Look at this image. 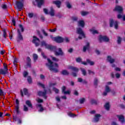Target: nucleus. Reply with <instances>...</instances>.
I'll list each match as a JSON object with an SVG mask.
<instances>
[{"mask_svg":"<svg viewBox=\"0 0 125 125\" xmlns=\"http://www.w3.org/2000/svg\"><path fill=\"white\" fill-rule=\"evenodd\" d=\"M48 62L45 64L46 67H47L50 71H52L54 73H58L59 70L58 68H59L58 63L55 62L53 63V62L51 61L50 59H47Z\"/></svg>","mask_w":125,"mask_h":125,"instance_id":"1","label":"nucleus"},{"mask_svg":"<svg viewBox=\"0 0 125 125\" xmlns=\"http://www.w3.org/2000/svg\"><path fill=\"white\" fill-rule=\"evenodd\" d=\"M47 49H49L50 51H53L56 56H64L65 55L64 52H63L61 48L58 49V52L56 51L57 50V47L56 46L49 45Z\"/></svg>","mask_w":125,"mask_h":125,"instance_id":"2","label":"nucleus"},{"mask_svg":"<svg viewBox=\"0 0 125 125\" xmlns=\"http://www.w3.org/2000/svg\"><path fill=\"white\" fill-rule=\"evenodd\" d=\"M114 25V28L117 30L119 28V22L117 21H114V20L111 19L109 20V27L112 28Z\"/></svg>","mask_w":125,"mask_h":125,"instance_id":"3","label":"nucleus"},{"mask_svg":"<svg viewBox=\"0 0 125 125\" xmlns=\"http://www.w3.org/2000/svg\"><path fill=\"white\" fill-rule=\"evenodd\" d=\"M99 42L101 43L102 42H108L110 41V39L106 36L99 35Z\"/></svg>","mask_w":125,"mask_h":125,"instance_id":"4","label":"nucleus"},{"mask_svg":"<svg viewBox=\"0 0 125 125\" xmlns=\"http://www.w3.org/2000/svg\"><path fill=\"white\" fill-rule=\"evenodd\" d=\"M76 33H77L78 35L82 36L83 38L85 39V34H84V32L81 27H78L76 29Z\"/></svg>","mask_w":125,"mask_h":125,"instance_id":"5","label":"nucleus"},{"mask_svg":"<svg viewBox=\"0 0 125 125\" xmlns=\"http://www.w3.org/2000/svg\"><path fill=\"white\" fill-rule=\"evenodd\" d=\"M18 36L17 37L16 40L17 42H19L21 41H23V36L21 34V32H20V29H17Z\"/></svg>","mask_w":125,"mask_h":125,"instance_id":"6","label":"nucleus"},{"mask_svg":"<svg viewBox=\"0 0 125 125\" xmlns=\"http://www.w3.org/2000/svg\"><path fill=\"white\" fill-rule=\"evenodd\" d=\"M16 6L19 10H22L24 7V3L21 1H16Z\"/></svg>","mask_w":125,"mask_h":125,"instance_id":"7","label":"nucleus"},{"mask_svg":"<svg viewBox=\"0 0 125 125\" xmlns=\"http://www.w3.org/2000/svg\"><path fill=\"white\" fill-rule=\"evenodd\" d=\"M47 92V90L46 89H44V92H42V91H39L38 92V94L39 96H42L44 97L45 99H46L47 97H46V93Z\"/></svg>","mask_w":125,"mask_h":125,"instance_id":"8","label":"nucleus"},{"mask_svg":"<svg viewBox=\"0 0 125 125\" xmlns=\"http://www.w3.org/2000/svg\"><path fill=\"white\" fill-rule=\"evenodd\" d=\"M86 62H81V64H83V65H84L86 66L88 64H89L91 66H93L94 65V62H92L90 61L89 59H86Z\"/></svg>","mask_w":125,"mask_h":125,"instance_id":"9","label":"nucleus"},{"mask_svg":"<svg viewBox=\"0 0 125 125\" xmlns=\"http://www.w3.org/2000/svg\"><path fill=\"white\" fill-rule=\"evenodd\" d=\"M32 42L35 43L36 46H39V45H40L39 43V42H40V39L38 38L36 36H34Z\"/></svg>","mask_w":125,"mask_h":125,"instance_id":"10","label":"nucleus"},{"mask_svg":"<svg viewBox=\"0 0 125 125\" xmlns=\"http://www.w3.org/2000/svg\"><path fill=\"white\" fill-rule=\"evenodd\" d=\"M116 116L117 117V118H118L119 121L121 123V124H125V116L122 115H117Z\"/></svg>","mask_w":125,"mask_h":125,"instance_id":"11","label":"nucleus"},{"mask_svg":"<svg viewBox=\"0 0 125 125\" xmlns=\"http://www.w3.org/2000/svg\"><path fill=\"white\" fill-rule=\"evenodd\" d=\"M123 7L121 6H116L115 9L113 10V11H118L119 13H122L123 12Z\"/></svg>","mask_w":125,"mask_h":125,"instance_id":"12","label":"nucleus"},{"mask_svg":"<svg viewBox=\"0 0 125 125\" xmlns=\"http://www.w3.org/2000/svg\"><path fill=\"white\" fill-rule=\"evenodd\" d=\"M35 0L37 3L38 7L39 8H41V7H42V5H43V4L44 3V0Z\"/></svg>","mask_w":125,"mask_h":125,"instance_id":"13","label":"nucleus"},{"mask_svg":"<svg viewBox=\"0 0 125 125\" xmlns=\"http://www.w3.org/2000/svg\"><path fill=\"white\" fill-rule=\"evenodd\" d=\"M55 42H58V43H61V42H64V39L60 36L55 37Z\"/></svg>","mask_w":125,"mask_h":125,"instance_id":"14","label":"nucleus"},{"mask_svg":"<svg viewBox=\"0 0 125 125\" xmlns=\"http://www.w3.org/2000/svg\"><path fill=\"white\" fill-rule=\"evenodd\" d=\"M31 61V58H30V57H27L26 58V65L27 67H29V68L32 67Z\"/></svg>","mask_w":125,"mask_h":125,"instance_id":"15","label":"nucleus"},{"mask_svg":"<svg viewBox=\"0 0 125 125\" xmlns=\"http://www.w3.org/2000/svg\"><path fill=\"white\" fill-rule=\"evenodd\" d=\"M9 74L7 70H4L2 68H0V75H2L3 76H5Z\"/></svg>","mask_w":125,"mask_h":125,"instance_id":"16","label":"nucleus"},{"mask_svg":"<svg viewBox=\"0 0 125 125\" xmlns=\"http://www.w3.org/2000/svg\"><path fill=\"white\" fill-rule=\"evenodd\" d=\"M53 4H56L57 7H58V8H60L61 7V1L59 0H56V1H53Z\"/></svg>","mask_w":125,"mask_h":125,"instance_id":"17","label":"nucleus"},{"mask_svg":"<svg viewBox=\"0 0 125 125\" xmlns=\"http://www.w3.org/2000/svg\"><path fill=\"white\" fill-rule=\"evenodd\" d=\"M90 47L89 42H87L86 45L84 46L83 47V52H85L86 50H89Z\"/></svg>","mask_w":125,"mask_h":125,"instance_id":"18","label":"nucleus"},{"mask_svg":"<svg viewBox=\"0 0 125 125\" xmlns=\"http://www.w3.org/2000/svg\"><path fill=\"white\" fill-rule=\"evenodd\" d=\"M25 104L27 105V106H28L29 108H30V109H33V104H32V103H31L30 101H26Z\"/></svg>","mask_w":125,"mask_h":125,"instance_id":"19","label":"nucleus"},{"mask_svg":"<svg viewBox=\"0 0 125 125\" xmlns=\"http://www.w3.org/2000/svg\"><path fill=\"white\" fill-rule=\"evenodd\" d=\"M101 117V115L99 114H96L95 115L94 121L96 123H98L99 122V120L100 119V117Z\"/></svg>","mask_w":125,"mask_h":125,"instance_id":"20","label":"nucleus"},{"mask_svg":"<svg viewBox=\"0 0 125 125\" xmlns=\"http://www.w3.org/2000/svg\"><path fill=\"white\" fill-rule=\"evenodd\" d=\"M78 25L80 27H82V28H84V25H85L84 21H83V20L79 21H78Z\"/></svg>","mask_w":125,"mask_h":125,"instance_id":"21","label":"nucleus"},{"mask_svg":"<svg viewBox=\"0 0 125 125\" xmlns=\"http://www.w3.org/2000/svg\"><path fill=\"white\" fill-rule=\"evenodd\" d=\"M69 69L72 70V71H73V72H75V73H78V72H79V68L76 67L71 66L69 67Z\"/></svg>","mask_w":125,"mask_h":125,"instance_id":"22","label":"nucleus"},{"mask_svg":"<svg viewBox=\"0 0 125 125\" xmlns=\"http://www.w3.org/2000/svg\"><path fill=\"white\" fill-rule=\"evenodd\" d=\"M104 107L106 111H110V103H106L104 105Z\"/></svg>","mask_w":125,"mask_h":125,"instance_id":"23","label":"nucleus"},{"mask_svg":"<svg viewBox=\"0 0 125 125\" xmlns=\"http://www.w3.org/2000/svg\"><path fill=\"white\" fill-rule=\"evenodd\" d=\"M107 60L111 64L115 62V59H112V58L111 57V56H107Z\"/></svg>","mask_w":125,"mask_h":125,"instance_id":"24","label":"nucleus"},{"mask_svg":"<svg viewBox=\"0 0 125 125\" xmlns=\"http://www.w3.org/2000/svg\"><path fill=\"white\" fill-rule=\"evenodd\" d=\"M61 74L63 76H69V73L66 70H63L62 71Z\"/></svg>","mask_w":125,"mask_h":125,"instance_id":"25","label":"nucleus"},{"mask_svg":"<svg viewBox=\"0 0 125 125\" xmlns=\"http://www.w3.org/2000/svg\"><path fill=\"white\" fill-rule=\"evenodd\" d=\"M27 83L31 84V83H33V80L32 79V77L28 76L27 78Z\"/></svg>","mask_w":125,"mask_h":125,"instance_id":"26","label":"nucleus"},{"mask_svg":"<svg viewBox=\"0 0 125 125\" xmlns=\"http://www.w3.org/2000/svg\"><path fill=\"white\" fill-rule=\"evenodd\" d=\"M41 45H42V46H45V48L47 49L48 47V46H49V45L47 44L46 43V42H44V41H42V42H41Z\"/></svg>","mask_w":125,"mask_h":125,"instance_id":"27","label":"nucleus"},{"mask_svg":"<svg viewBox=\"0 0 125 125\" xmlns=\"http://www.w3.org/2000/svg\"><path fill=\"white\" fill-rule=\"evenodd\" d=\"M94 85L95 87H97L98 85V79H97V78H95L94 80Z\"/></svg>","mask_w":125,"mask_h":125,"instance_id":"28","label":"nucleus"},{"mask_svg":"<svg viewBox=\"0 0 125 125\" xmlns=\"http://www.w3.org/2000/svg\"><path fill=\"white\" fill-rule=\"evenodd\" d=\"M80 70H81L83 76H86V71L85 70V69L84 68H80Z\"/></svg>","mask_w":125,"mask_h":125,"instance_id":"29","label":"nucleus"},{"mask_svg":"<svg viewBox=\"0 0 125 125\" xmlns=\"http://www.w3.org/2000/svg\"><path fill=\"white\" fill-rule=\"evenodd\" d=\"M90 103L92 105H97V101L94 100V99H92L90 101Z\"/></svg>","mask_w":125,"mask_h":125,"instance_id":"30","label":"nucleus"},{"mask_svg":"<svg viewBox=\"0 0 125 125\" xmlns=\"http://www.w3.org/2000/svg\"><path fill=\"white\" fill-rule=\"evenodd\" d=\"M19 105H16L15 106V111L17 113V115L20 113V111H19Z\"/></svg>","mask_w":125,"mask_h":125,"instance_id":"31","label":"nucleus"},{"mask_svg":"<svg viewBox=\"0 0 125 125\" xmlns=\"http://www.w3.org/2000/svg\"><path fill=\"white\" fill-rule=\"evenodd\" d=\"M49 14H50L51 16H54V15H55V14L54 13V10L53 8H51V10L49 12Z\"/></svg>","mask_w":125,"mask_h":125,"instance_id":"32","label":"nucleus"},{"mask_svg":"<svg viewBox=\"0 0 125 125\" xmlns=\"http://www.w3.org/2000/svg\"><path fill=\"white\" fill-rule=\"evenodd\" d=\"M37 106L40 108L39 112H43L44 109L42 107V105L41 104H37Z\"/></svg>","mask_w":125,"mask_h":125,"instance_id":"33","label":"nucleus"},{"mask_svg":"<svg viewBox=\"0 0 125 125\" xmlns=\"http://www.w3.org/2000/svg\"><path fill=\"white\" fill-rule=\"evenodd\" d=\"M66 7H67V8H69V9L70 8H72V5L70 4V2H69V1L66 2Z\"/></svg>","mask_w":125,"mask_h":125,"instance_id":"34","label":"nucleus"},{"mask_svg":"<svg viewBox=\"0 0 125 125\" xmlns=\"http://www.w3.org/2000/svg\"><path fill=\"white\" fill-rule=\"evenodd\" d=\"M51 58L52 59V60L55 62H58V61H59V59L56 58L53 56H51Z\"/></svg>","mask_w":125,"mask_h":125,"instance_id":"35","label":"nucleus"},{"mask_svg":"<svg viewBox=\"0 0 125 125\" xmlns=\"http://www.w3.org/2000/svg\"><path fill=\"white\" fill-rule=\"evenodd\" d=\"M85 101V98H81L80 100V104H83L84 102Z\"/></svg>","mask_w":125,"mask_h":125,"instance_id":"36","label":"nucleus"},{"mask_svg":"<svg viewBox=\"0 0 125 125\" xmlns=\"http://www.w3.org/2000/svg\"><path fill=\"white\" fill-rule=\"evenodd\" d=\"M105 91H106V92H108V93H109L111 91V89L110 88V87H109V86L106 85L105 86Z\"/></svg>","mask_w":125,"mask_h":125,"instance_id":"37","label":"nucleus"},{"mask_svg":"<svg viewBox=\"0 0 125 125\" xmlns=\"http://www.w3.org/2000/svg\"><path fill=\"white\" fill-rule=\"evenodd\" d=\"M29 75V73L26 71H24L23 72V78H27V76Z\"/></svg>","mask_w":125,"mask_h":125,"instance_id":"38","label":"nucleus"},{"mask_svg":"<svg viewBox=\"0 0 125 125\" xmlns=\"http://www.w3.org/2000/svg\"><path fill=\"white\" fill-rule=\"evenodd\" d=\"M6 93L4 92L2 89L0 88V96H4L5 95Z\"/></svg>","mask_w":125,"mask_h":125,"instance_id":"39","label":"nucleus"},{"mask_svg":"<svg viewBox=\"0 0 125 125\" xmlns=\"http://www.w3.org/2000/svg\"><path fill=\"white\" fill-rule=\"evenodd\" d=\"M117 39V43L118 44H121V43H122V38L119 36Z\"/></svg>","mask_w":125,"mask_h":125,"instance_id":"40","label":"nucleus"},{"mask_svg":"<svg viewBox=\"0 0 125 125\" xmlns=\"http://www.w3.org/2000/svg\"><path fill=\"white\" fill-rule=\"evenodd\" d=\"M23 93L24 95H28V89L26 88H24L23 89Z\"/></svg>","mask_w":125,"mask_h":125,"instance_id":"41","label":"nucleus"},{"mask_svg":"<svg viewBox=\"0 0 125 125\" xmlns=\"http://www.w3.org/2000/svg\"><path fill=\"white\" fill-rule=\"evenodd\" d=\"M89 12H84V11H82L81 12V15L82 16H85V15H87V14H89Z\"/></svg>","mask_w":125,"mask_h":125,"instance_id":"42","label":"nucleus"},{"mask_svg":"<svg viewBox=\"0 0 125 125\" xmlns=\"http://www.w3.org/2000/svg\"><path fill=\"white\" fill-rule=\"evenodd\" d=\"M38 58L39 57L38 56V55L37 54H33V59L34 61H36V60H38Z\"/></svg>","mask_w":125,"mask_h":125,"instance_id":"43","label":"nucleus"},{"mask_svg":"<svg viewBox=\"0 0 125 125\" xmlns=\"http://www.w3.org/2000/svg\"><path fill=\"white\" fill-rule=\"evenodd\" d=\"M37 84H38V85L41 86V87H42L44 89L45 88V86H44V84H43L40 82L38 83Z\"/></svg>","mask_w":125,"mask_h":125,"instance_id":"44","label":"nucleus"},{"mask_svg":"<svg viewBox=\"0 0 125 125\" xmlns=\"http://www.w3.org/2000/svg\"><path fill=\"white\" fill-rule=\"evenodd\" d=\"M82 59L81 57H78L76 59V61L77 63H81V62H82Z\"/></svg>","mask_w":125,"mask_h":125,"instance_id":"45","label":"nucleus"},{"mask_svg":"<svg viewBox=\"0 0 125 125\" xmlns=\"http://www.w3.org/2000/svg\"><path fill=\"white\" fill-rule=\"evenodd\" d=\"M27 15L29 18H33L34 17V13H28Z\"/></svg>","mask_w":125,"mask_h":125,"instance_id":"46","label":"nucleus"},{"mask_svg":"<svg viewBox=\"0 0 125 125\" xmlns=\"http://www.w3.org/2000/svg\"><path fill=\"white\" fill-rule=\"evenodd\" d=\"M6 30H5V29H4L3 30V37L4 39H6Z\"/></svg>","mask_w":125,"mask_h":125,"instance_id":"47","label":"nucleus"},{"mask_svg":"<svg viewBox=\"0 0 125 125\" xmlns=\"http://www.w3.org/2000/svg\"><path fill=\"white\" fill-rule=\"evenodd\" d=\"M3 66L4 68V70H6V71H8V68H7V64H6V63H3Z\"/></svg>","mask_w":125,"mask_h":125,"instance_id":"48","label":"nucleus"},{"mask_svg":"<svg viewBox=\"0 0 125 125\" xmlns=\"http://www.w3.org/2000/svg\"><path fill=\"white\" fill-rule=\"evenodd\" d=\"M1 7L4 10L7 9V6L6 4H3L1 5Z\"/></svg>","mask_w":125,"mask_h":125,"instance_id":"49","label":"nucleus"},{"mask_svg":"<svg viewBox=\"0 0 125 125\" xmlns=\"http://www.w3.org/2000/svg\"><path fill=\"white\" fill-rule=\"evenodd\" d=\"M53 91H54L55 92V93H56L57 94L59 93V89L55 88V87H53Z\"/></svg>","mask_w":125,"mask_h":125,"instance_id":"50","label":"nucleus"},{"mask_svg":"<svg viewBox=\"0 0 125 125\" xmlns=\"http://www.w3.org/2000/svg\"><path fill=\"white\" fill-rule=\"evenodd\" d=\"M12 23H13L14 26H16V21L14 18L12 19Z\"/></svg>","mask_w":125,"mask_h":125,"instance_id":"51","label":"nucleus"},{"mask_svg":"<svg viewBox=\"0 0 125 125\" xmlns=\"http://www.w3.org/2000/svg\"><path fill=\"white\" fill-rule=\"evenodd\" d=\"M29 109L28 108V107H27V106L24 105H23V111H24V112H28Z\"/></svg>","mask_w":125,"mask_h":125,"instance_id":"52","label":"nucleus"},{"mask_svg":"<svg viewBox=\"0 0 125 125\" xmlns=\"http://www.w3.org/2000/svg\"><path fill=\"white\" fill-rule=\"evenodd\" d=\"M72 19L73 20V21H74L75 22H77V21H78V17H73L72 18Z\"/></svg>","mask_w":125,"mask_h":125,"instance_id":"53","label":"nucleus"},{"mask_svg":"<svg viewBox=\"0 0 125 125\" xmlns=\"http://www.w3.org/2000/svg\"><path fill=\"white\" fill-rule=\"evenodd\" d=\"M88 73L89 75H91V74H92L93 75H95V72H94V71H92L90 70H88Z\"/></svg>","mask_w":125,"mask_h":125,"instance_id":"54","label":"nucleus"},{"mask_svg":"<svg viewBox=\"0 0 125 125\" xmlns=\"http://www.w3.org/2000/svg\"><path fill=\"white\" fill-rule=\"evenodd\" d=\"M63 41L65 42H69L70 40L68 37H65L64 39H63Z\"/></svg>","mask_w":125,"mask_h":125,"instance_id":"55","label":"nucleus"},{"mask_svg":"<svg viewBox=\"0 0 125 125\" xmlns=\"http://www.w3.org/2000/svg\"><path fill=\"white\" fill-rule=\"evenodd\" d=\"M19 27L20 29H21V31L22 32H24V27H23V25L22 24H19Z\"/></svg>","mask_w":125,"mask_h":125,"instance_id":"56","label":"nucleus"},{"mask_svg":"<svg viewBox=\"0 0 125 125\" xmlns=\"http://www.w3.org/2000/svg\"><path fill=\"white\" fill-rule=\"evenodd\" d=\"M73 94L76 96H79V92H78V91H77L76 90H75Z\"/></svg>","mask_w":125,"mask_h":125,"instance_id":"57","label":"nucleus"},{"mask_svg":"<svg viewBox=\"0 0 125 125\" xmlns=\"http://www.w3.org/2000/svg\"><path fill=\"white\" fill-rule=\"evenodd\" d=\"M43 10L45 14H49V13H48V10H47V9L44 8V9H43Z\"/></svg>","mask_w":125,"mask_h":125,"instance_id":"58","label":"nucleus"},{"mask_svg":"<svg viewBox=\"0 0 125 125\" xmlns=\"http://www.w3.org/2000/svg\"><path fill=\"white\" fill-rule=\"evenodd\" d=\"M68 116H69V117H74L76 116V114L70 112L68 113Z\"/></svg>","mask_w":125,"mask_h":125,"instance_id":"59","label":"nucleus"},{"mask_svg":"<svg viewBox=\"0 0 125 125\" xmlns=\"http://www.w3.org/2000/svg\"><path fill=\"white\" fill-rule=\"evenodd\" d=\"M41 54H42L43 58H44V59H46V58H47L46 56H45V55H44V53L42 52Z\"/></svg>","mask_w":125,"mask_h":125,"instance_id":"60","label":"nucleus"},{"mask_svg":"<svg viewBox=\"0 0 125 125\" xmlns=\"http://www.w3.org/2000/svg\"><path fill=\"white\" fill-rule=\"evenodd\" d=\"M70 93H71V92L69 90L65 91L63 92L64 94H69V95H70Z\"/></svg>","mask_w":125,"mask_h":125,"instance_id":"61","label":"nucleus"},{"mask_svg":"<svg viewBox=\"0 0 125 125\" xmlns=\"http://www.w3.org/2000/svg\"><path fill=\"white\" fill-rule=\"evenodd\" d=\"M62 92H63V93L66 90V86H63L62 88Z\"/></svg>","mask_w":125,"mask_h":125,"instance_id":"62","label":"nucleus"},{"mask_svg":"<svg viewBox=\"0 0 125 125\" xmlns=\"http://www.w3.org/2000/svg\"><path fill=\"white\" fill-rule=\"evenodd\" d=\"M56 30H57V28L49 29V31L51 32V33H54V32H56Z\"/></svg>","mask_w":125,"mask_h":125,"instance_id":"63","label":"nucleus"},{"mask_svg":"<svg viewBox=\"0 0 125 125\" xmlns=\"http://www.w3.org/2000/svg\"><path fill=\"white\" fill-rule=\"evenodd\" d=\"M41 19L42 22H44V21H45V18H44L43 16H41Z\"/></svg>","mask_w":125,"mask_h":125,"instance_id":"64","label":"nucleus"}]
</instances>
